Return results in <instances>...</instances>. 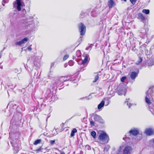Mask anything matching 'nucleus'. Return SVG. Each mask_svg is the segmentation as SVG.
I'll use <instances>...</instances> for the list:
<instances>
[{
    "instance_id": "obj_52",
    "label": "nucleus",
    "mask_w": 154,
    "mask_h": 154,
    "mask_svg": "<svg viewBox=\"0 0 154 154\" xmlns=\"http://www.w3.org/2000/svg\"><path fill=\"white\" fill-rule=\"evenodd\" d=\"M82 37H81L80 38L81 42L82 41Z\"/></svg>"
},
{
    "instance_id": "obj_13",
    "label": "nucleus",
    "mask_w": 154,
    "mask_h": 154,
    "mask_svg": "<svg viewBox=\"0 0 154 154\" xmlns=\"http://www.w3.org/2000/svg\"><path fill=\"white\" fill-rule=\"evenodd\" d=\"M94 120L97 122H100L102 123H103V121L100 116L98 115H96L94 116Z\"/></svg>"
},
{
    "instance_id": "obj_8",
    "label": "nucleus",
    "mask_w": 154,
    "mask_h": 154,
    "mask_svg": "<svg viewBox=\"0 0 154 154\" xmlns=\"http://www.w3.org/2000/svg\"><path fill=\"white\" fill-rule=\"evenodd\" d=\"M144 133L148 136H151L154 134V130L151 128H146L145 131Z\"/></svg>"
},
{
    "instance_id": "obj_41",
    "label": "nucleus",
    "mask_w": 154,
    "mask_h": 154,
    "mask_svg": "<svg viewBox=\"0 0 154 154\" xmlns=\"http://www.w3.org/2000/svg\"><path fill=\"white\" fill-rule=\"evenodd\" d=\"M130 2L131 3L133 4V5H134L137 0H130Z\"/></svg>"
},
{
    "instance_id": "obj_6",
    "label": "nucleus",
    "mask_w": 154,
    "mask_h": 154,
    "mask_svg": "<svg viewBox=\"0 0 154 154\" xmlns=\"http://www.w3.org/2000/svg\"><path fill=\"white\" fill-rule=\"evenodd\" d=\"M14 7L17 6V9L18 11H21V7L23 5L24 3L20 0H16V2L13 3Z\"/></svg>"
},
{
    "instance_id": "obj_5",
    "label": "nucleus",
    "mask_w": 154,
    "mask_h": 154,
    "mask_svg": "<svg viewBox=\"0 0 154 154\" xmlns=\"http://www.w3.org/2000/svg\"><path fill=\"white\" fill-rule=\"evenodd\" d=\"M78 27L80 35H84L86 31V27L85 25L83 23H80L78 25Z\"/></svg>"
},
{
    "instance_id": "obj_10",
    "label": "nucleus",
    "mask_w": 154,
    "mask_h": 154,
    "mask_svg": "<svg viewBox=\"0 0 154 154\" xmlns=\"http://www.w3.org/2000/svg\"><path fill=\"white\" fill-rule=\"evenodd\" d=\"M153 95V90L152 88H150L149 89L146 93V96L149 98H152V96Z\"/></svg>"
},
{
    "instance_id": "obj_48",
    "label": "nucleus",
    "mask_w": 154,
    "mask_h": 154,
    "mask_svg": "<svg viewBox=\"0 0 154 154\" xmlns=\"http://www.w3.org/2000/svg\"><path fill=\"white\" fill-rule=\"evenodd\" d=\"M22 11L24 14L26 13V11L25 9H23Z\"/></svg>"
},
{
    "instance_id": "obj_29",
    "label": "nucleus",
    "mask_w": 154,
    "mask_h": 154,
    "mask_svg": "<svg viewBox=\"0 0 154 154\" xmlns=\"http://www.w3.org/2000/svg\"><path fill=\"white\" fill-rule=\"evenodd\" d=\"M86 14V13H85L84 12H82L81 13L80 15V17L81 18H83Z\"/></svg>"
},
{
    "instance_id": "obj_33",
    "label": "nucleus",
    "mask_w": 154,
    "mask_h": 154,
    "mask_svg": "<svg viewBox=\"0 0 154 154\" xmlns=\"http://www.w3.org/2000/svg\"><path fill=\"white\" fill-rule=\"evenodd\" d=\"M53 74L52 72L51 71H50V72L49 73V75H48V77L50 79H51V78H52L53 77Z\"/></svg>"
},
{
    "instance_id": "obj_44",
    "label": "nucleus",
    "mask_w": 154,
    "mask_h": 154,
    "mask_svg": "<svg viewBox=\"0 0 154 154\" xmlns=\"http://www.w3.org/2000/svg\"><path fill=\"white\" fill-rule=\"evenodd\" d=\"M92 48V45H89L88 47H87L86 48V50H91V48Z\"/></svg>"
},
{
    "instance_id": "obj_12",
    "label": "nucleus",
    "mask_w": 154,
    "mask_h": 154,
    "mask_svg": "<svg viewBox=\"0 0 154 154\" xmlns=\"http://www.w3.org/2000/svg\"><path fill=\"white\" fill-rule=\"evenodd\" d=\"M28 40V38L27 37H25L21 41L15 43L16 45H20L23 43H26Z\"/></svg>"
},
{
    "instance_id": "obj_38",
    "label": "nucleus",
    "mask_w": 154,
    "mask_h": 154,
    "mask_svg": "<svg viewBox=\"0 0 154 154\" xmlns=\"http://www.w3.org/2000/svg\"><path fill=\"white\" fill-rule=\"evenodd\" d=\"M142 135H140L139 136V138L137 139H135V140L137 141H138L140 140L142 138Z\"/></svg>"
},
{
    "instance_id": "obj_4",
    "label": "nucleus",
    "mask_w": 154,
    "mask_h": 154,
    "mask_svg": "<svg viewBox=\"0 0 154 154\" xmlns=\"http://www.w3.org/2000/svg\"><path fill=\"white\" fill-rule=\"evenodd\" d=\"M117 92L118 95L125 96L126 92V89L125 86L122 85H119L117 88Z\"/></svg>"
},
{
    "instance_id": "obj_32",
    "label": "nucleus",
    "mask_w": 154,
    "mask_h": 154,
    "mask_svg": "<svg viewBox=\"0 0 154 154\" xmlns=\"http://www.w3.org/2000/svg\"><path fill=\"white\" fill-rule=\"evenodd\" d=\"M99 79V75L97 74L95 77L94 80L93 81V82H95Z\"/></svg>"
},
{
    "instance_id": "obj_23",
    "label": "nucleus",
    "mask_w": 154,
    "mask_h": 154,
    "mask_svg": "<svg viewBox=\"0 0 154 154\" xmlns=\"http://www.w3.org/2000/svg\"><path fill=\"white\" fill-rule=\"evenodd\" d=\"M65 78L62 77H61L59 79H58V81L60 82H64L66 80H64V79H65Z\"/></svg>"
},
{
    "instance_id": "obj_11",
    "label": "nucleus",
    "mask_w": 154,
    "mask_h": 154,
    "mask_svg": "<svg viewBox=\"0 0 154 154\" xmlns=\"http://www.w3.org/2000/svg\"><path fill=\"white\" fill-rule=\"evenodd\" d=\"M152 99V98H149L147 97H145V102L146 103L149 105V109L152 107L151 106H153L152 103L150 101V100H151Z\"/></svg>"
},
{
    "instance_id": "obj_40",
    "label": "nucleus",
    "mask_w": 154,
    "mask_h": 154,
    "mask_svg": "<svg viewBox=\"0 0 154 154\" xmlns=\"http://www.w3.org/2000/svg\"><path fill=\"white\" fill-rule=\"evenodd\" d=\"M42 149H43V148H42V147L41 146L39 148L36 149V150H35V151L37 152H39L42 151Z\"/></svg>"
},
{
    "instance_id": "obj_31",
    "label": "nucleus",
    "mask_w": 154,
    "mask_h": 154,
    "mask_svg": "<svg viewBox=\"0 0 154 154\" xmlns=\"http://www.w3.org/2000/svg\"><path fill=\"white\" fill-rule=\"evenodd\" d=\"M44 101V100L43 98H40V99L38 101V103L39 105H41V104L42 103V102H43Z\"/></svg>"
},
{
    "instance_id": "obj_50",
    "label": "nucleus",
    "mask_w": 154,
    "mask_h": 154,
    "mask_svg": "<svg viewBox=\"0 0 154 154\" xmlns=\"http://www.w3.org/2000/svg\"><path fill=\"white\" fill-rule=\"evenodd\" d=\"M76 59V57L75 56H73V60Z\"/></svg>"
},
{
    "instance_id": "obj_25",
    "label": "nucleus",
    "mask_w": 154,
    "mask_h": 154,
    "mask_svg": "<svg viewBox=\"0 0 154 154\" xmlns=\"http://www.w3.org/2000/svg\"><path fill=\"white\" fill-rule=\"evenodd\" d=\"M142 11L146 14H148L149 13V10L148 9H143Z\"/></svg>"
},
{
    "instance_id": "obj_34",
    "label": "nucleus",
    "mask_w": 154,
    "mask_h": 154,
    "mask_svg": "<svg viewBox=\"0 0 154 154\" xmlns=\"http://www.w3.org/2000/svg\"><path fill=\"white\" fill-rule=\"evenodd\" d=\"M126 79V77L124 76L121 78V81L122 82H124L125 80Z\"/></svg>"
},
{
    "instance_id": "obj_22",
    "label": "nucleus",
    "mask_w": 154,
    "mask_h": 154,
    "mask_svg": "<svg viewBox=\"0 0 154 154\" xmlns=\"http://www.w3.org/2000/svg\"><path fill=\"white\" fill-rule=\"evenodd\" d=\"M76 55L78 57H80L81 56V53L80 50H77L76 52Z\"/></svg>"
},
{
    "instance_id": "obj_9",
    "label": "nucleus",
    "mask_w": 154,
    "mask_h": 154,
    "mask_svg": "<svg viewBox=\"0 0 154 154\" xmlns=\"http://www.w3.org/2000/svg\"><path fill=\"white\" fill-rule=\"evenodd\" d=\"M132 150V148L130 146L125 147L123 150V154H130Z\"/></svg>"
},
{
    "instance_id": "obj_26",
    "label": "nucleus",
    "mask_w": 154,
    "mask_h": 154,
    "mask_svg": "<svg viewBox=\"0 0 154 154\" xmlns=\"http://www.w3.org/2000/svg\"><path fill=\"white\" fill-rule=\"evenodd\" d=\"M91 135L94 138H95L96 137V133L95 131H92L91 133Z\"/></svg>"
},
{
    "instance_id": "obj_35",
    "label": "nucleus",
    "mask_w": 154,
    "mask_h": 154,
    "mask_svg": "<svg viewBox=\"0 0 154 154\" xmlns=\"http://www.w3.org/2000/svg\"><path fill=\"white\" fill-rule=\"evenodd\" d=\"M150 111L152 112V113L154 115V106H153L152 107L151 109H149Z\"/></svg>"
},
{
    "instance_id": "obj_16",
    "label": "nucleus",
    "mask_w": 154,
    "mask_h": 154,
    "mask_svg": "<svg viewBox=\"0 0 154 154\" xmlns=\"http://www.w3.org/2000/svg\"><path fill=\"white\" fill-rule=\"evenodd\" d=\"M52 95V93L51 90L48 88L47 89L46 93L45 94V96L47 97V98H48L50 97Z\"/></svg>"
},
{
    "instance_id": "obj_17",
    "label": "nucleus",
    "mask_w": 154,
    "mask_h": 154,
    "mask_svg": "<svg viewBox=\"0 0 154 154\" xmlns=\"http://www.w3.org/2000/svg\"><path fill=\"white\" fill-rule=\"evenodd\" d=\"M105 101L104 100H103L101 101V103L98 104L97 107V108L99 109H100L102 107H103L104 105Z\"/></svg>"
},
{
    "instance_id": "obj_36",
    "label": "nucleus",
    "mask_w": 154,
    "mask_h": 154,
    "mask_svg": "<svg viewBox=\"0 0 154 154\" xmlns=\"http://www.w3.org/2000/svg\"><path fill=\"white\" fill-rule=\"evenodd\" d=\"M69 57V55L68 54L65 55L63 58V60L65 61Z\"/></svg>"
},
{
    "instance_id": "obj_14",
    "label": "nucleus",
    "mask_w": 154,
    "mask_h": 154,
    "mask_svg": "<svg viewBox=\"0 0 154 154\" xmlns=\"http://www.w3.org/2000/svg\"><path fill=\"white\" fill-rule=\"evenodd\" d=\"M11 143L13 147V149L14 151V153H17L19 151V147L18 144L17 143L14 144L11 142Z\"/></svg>"
},
{
    "instance_id": "obj_45",
    "label": "nucleus",
    "mask_w": 154,
    "mask_h": 154,
    "mask_svg": "<svg viewBox=\"0 0 154 154\" xmlns=\"http://www.w3.org/2000/svg\"><path fill=\"white\" fill-rule=\"evenodd\" d=\"M121 150H122V147H121V146H120L117 150V151H118V152H117V154H118L119 153V152L121 151Z\"/></svg>"
},
{
    "instance_id": "obj_54",
    "label": "nucleus",
    "mask_w": 154,
    "mask_h": 154,
    "mask_svg": "<svg viewBox=\"0 0 154 154\" xmlns=\"http://www.w3.org/2000/svg\"><path fill=\"white\" fill-rule=\"evenodd\" d=\"M153 140V142L154 143V139Z\"/></svg>"
},
{
    "instance_id": "obj_18",
    "label": "nucleus",
    "mask_w": 154,
    "mask_h": 154,
    "mask_svg": "<svg viewBox=\"0 0 154 154\" xmlns=\"http://www.w3.org/2000/svg\"><path fill=\"white\" fill-rule=\"evenodd\" d=\"M88 60V56L86 55L85 57L84 60H82V64L84 65L87 62Z\"/></svg>"
},
{
    "instance_id": "obj_27",
    "label": "nucleus",
    "mask_w": 154,
    "mask_h": 154,
    "mask_svg": "<svg viewBox=\"0 0 154 154\" xmlns=\"http://www.w3.org/2000/svg\"><path fill=\"white\" fill-rule=\"evenodd\" d=\"M143 60V59L141 57H140L139 60L135 63L137 65H139L140 63H141Z\"/></svg>"
},
{
    "instance_id": "obj_39",
    "label": "nucleus",
    "mask_w": 154,
    "mask_h": 154,
    "mask_svg": "<svg viewBox=\"0 0 154 154\" xmlns=\"http://www.w3.org/2000/svg\"><path fill=\"white\" fill-rule=\"evenodd\" d=\"M82 61L81 59H78L77 60V62H78L79 64L80 65L82 64Z\"/></svg>"
},
{
    "instance_id": "obj_20",
    "label": "nucleus",
    "mask_w": 154,
    "mask_h": 154,
    "mask_svg": "<svg viewBox=\"0 0 154 154\" xmlns=\"http://www.w3.org/2000/svg\"><path fill=\"white\" fill-rule=\"evenodd\" d=\"M77 132V130L76 129L74 128L71 131V132L70 134L71 137H72L75 135V133Z\"/></svg>"
},
{
    "instance_id": "obj_24",
    "label": "nucleus",
    "mask_w": 154,
    "mask_h": 154,
    "mask_svg": "<svg viewBox=\"0 0 154 154\" xmlns=\"http://www.w3.org/2000/svg\"><path fill=\"white\" fill-rule=\"evenodd\" d=\"M8 86L9 88L10 89L13 90L14 88L16 86V85H15L14 86L12 84L10 83L8 85Z\"/></svg>"
},
{
    "instance_id": "obj_42",
    "label": "nucleus",
    "mask_w": 154,
    "mask_h": 154,
    "mask_svg": "<svg viewBox=\"0 0 154 154\" xmlns=\"http://www.w3.org/2000/svg\"><path fill=\"white\" fill-rule=\"evenodd\" d=\"M8 2V0H3L2 3V5L3 6H5V3H7Z\"/></svg>"
},
{
    "instance_id": "obj_21",
    "label": "nucleus",
    "mask_w": 154,
    "mask_h": 154,
    "mask_svg": "<svg viewBox=\"0 0 154 154\" xmlns=\"http://www.w3.org/2000/svg\"><path fill=\"white\" fill-rule=\"evenodd\" d=\"M129 100V98L126 99L125 101V103H127V106H128L129 108H130L131 106L132 105V104L130 103H128V101Z\"/></svg>"
},
{
    "instance_id": "obj_56",
    "label": "nucleus",
    "mask_w": 154,
    "mask_h": 154,
    "mask_svg": "<svg viewBox=\"0 0 154 154\" xmlns=\"http://www.w3.org/2000/svg\"><path fill=\"white\" fill-rule=\"evenodd\" d=\"M154 65V63L152 64V65Z\"/></svg>"
},
{
    "instance_id": "obj_1",
    "label": "nucleus",
    "mask_w": 154,
    "mask_h": 154,
    "mask_svg": "<svg viewBox=\"0 0 154 154\" xmlns=\"http://www.w3.org/2000/svg\"><path fill=\"white\" fill-rule=\"evenodd\" d=\"M33 20L32 17L31 19H29L26 18L25 20L21 21V23L26 29L31 30H35L36 25L33 23Z\"/></svg>"
},
{
    "instance_id": "obj_3",
    "label": "nucleus",
    "mask_w": 154,
    "mask_h": 154,
    "mask_svg": "<svg viewBox=\"0 0 154 154\" xmlns=\"http://www.w3.org/2000/svg\"><path fill=\"white\" fill-rule=\"evenodd\" d=\"M139 133V130L137 128H134L130 130L129 132L127 133L125 135V137L123 138V139L124 140H125L126 141H127V140H126V139H130V138L129 137L131 136V135L134 136H136Z\"/></svg>"
},
{
    "instance_id": "obj_55",
    "label": "nucleus",
    "mask_w": 154,
    "mask_h": 154,
    "mask_svg": "<svg viewBox=\"0 0 154 154\" xmlns=\"http://www.w3.org/2000/svg\"><path fill=\"white\" fill-rule=\"evenodd\" d=\"M109 103H108L107 105H106V106H107L108 105Z\"/></svg>"
},
{
    "instance_id": "obj_49",
    "label": "nucleus",
    "mask_w": 154,
    "mask_h": 154,
    "mask_svg": "<svg viewBox=\"0 0 154 154\" xmlns=\"http://www.w3.org/2000/svg\"><path fill=\"white\" fill-rule=\"evenodd\" d=\"M41 105L42 106H45V104L43 103H42Z\"/></svg>"
},
{
    "instance_id": "obj_30",
    "label": "nucleus",
    "mask_w": 154,
    "mask_h": 154,
    "mask_svg": "<svg viewBox=\"0 0 154 154\" xmlns=\"http://www.w3.org/2000/svg\"><path fill=\"white\" fill-rule=\"evenodd\" d=\"M41 141V139H38L36 140L34 143V144L35 145H37V144L39 143Z\"/></svg>"
},
{
    "instance_id": "obj_43",
    "label": "nucleus",
    "mask_w": 154,
    "mask_h": 154,
    "mask_svg": "<svg viewBox=\"0 0 154 154\" xmlns=\"http://www.w3.org/2000/svg\"><path fill=\"white\" fill-rule=\"evenodd\" d=\"M90 125L92 126H94V123L92 120H91L90 122Z\"/></svg>"
},
{
    "instance_id": "obj_19",
    "label": "nucleus",
    "mask_w": 154,
    "mask_h": 154,
    "mask_svg": "<svg viewBox=\"0 0 154 154\" xmlns=\"http://www.w3.org/2000/svg\"><path fill=\"white\" fill-rule=\"evenodd\" d=\"M138 18L139 19L142 20H144L145 19L144 17L142 15V14L140 13L138 14Z\"/></svg>"
},
{
    "instance_id": "obj_47",
    "label": "nucleus",
    "mask_w": 154,
    "mask_h": 154,
    "mask_svg": "<svg viewBox=\"0 0 154 154\" xmlns=\"http://www.w3.org/2000/svg\"><path fill=\"white\" fill-rule=\"evenodd\" d=\"M55 142L54 140H51L50 141V143L51 144H53L55 143Z\"/></svg>"
},
{
    "instance_id": "obj_28",
    "label": "nucleus",
    "mask_w": 154,
    "mask_h": 154,
    "mask_svg": "<svg viewBox=\"0 0 154 154\" xmlns=\"http://www.w3.org/2000/svg\"><path fill=\"white\" fill-rule=\"evenodd\" d=\"M110 146L109 145H107L105 146L104 148V150L106 151H108L109 149L110 148Z\"/></svg>"
},
{
    "instance_id": "obj_7",
    "label": "nucleus",
    "mask_w": 154,
    "mask_h": 154,
    "mask_svg": "<svg viewBox=\"0 0 154 154\" xmlns=\"http://www.w3.org/2000/svg\"><path fill=\"white\" fill-rule=\"evenodd\" d=\"M139 72V71L137 72L134 71L131 72L130 74V77L131 79L132 83L135 81V78L138 76Z\"/></svg>"
},
{
    "instance_id": "obj_2",
    "label": "nucleus",
    "mask_w": 154,
    "mask_h": 154,
    "mask_svg": "<svg viewBox=\"0 0 154 154\" xmlns=\"http://www.w3.org/2000/svg\"><path fill=\"white\" fill-rule=\"evenodd\" d=\"M98 139L99 142L101 144H105L107 143L109 138L108 136L105 132H102L99 135Z\"/></svg>"
},
{
    "instance_id": "obj_46",
    "label": "nucleus",
    "mask_w": 154,
    "mask_h": 154,
    "mask_svg": "<svg viewBox=\"0 0 154 154\" xmlns=\"http://www.w3.org/2000/svg\"><path fill=\"white\" fill-rule=\"evenodd\" d=\"M28 50L29 51H32V48L31 47V46H29L28 47Z\"/></svg>"
},
{
    "instance_id": "obj_15",
    "label": "nucleus",
    "mask_w": 154,
    "mask_h": 154,
    "mask_svg": "<svg viewBox=\"0 0 154 154\" xmlns=\"http://www.w3.org/2000/svg\"><path fill=\"white\" fill-rule=\"evenodd\" d=\"M108 5L109 8H112L115 6V3L113 0H109L108 2Z\"/></svg>"
},
{
    "instance_id": "obj_53",
    "label": "nucleus",
    "mask_w": 154,
    "mask_h": 154,
    "mask_svg": "<svg viewBox=\"0 0 154 154\" xmlns=\"http://www.w3.org/2000/svg\"><path fill=\"white\" fill-rule=\"evenodd\" d=\"M115 149V148H113V150H114Z\"/></svg>"
},
{
    "instance_id": "obj_51",
    "label": "nucleus",
    "mask_w": 154,
    "mask_h": 154,
    "mask_svg": "<svg viewBox=\"0 0 154 154\" xmlns=\"http://www.w3.org/2000/svg\"><path fill=\"white\" fill-rule=\"evenodd\" d=\"M67 66V65L66 64H64V67H66V66Z\"/></svg>"
},
{
    "instance_id": "obj_37",
    "label": "nucleus",
    "mask_w": 154,
    "mask_h": 154,
    "mask_svg": "<svg viewBox=\"0 0 154 154\" xmlns=\"http://www.w3.org/2000/svg\"><path fill=\"white\" fill-rule=\"evenodd\" d=\"M68 64L69 66H71L73 65L74 63L72 60H71L69 62Z\"/></svg>"
}]
</instances>
